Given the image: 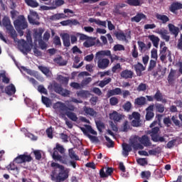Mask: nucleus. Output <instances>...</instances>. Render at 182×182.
<instances>
[{"instance_id":"f3484780","label":"nucleus","mask_w":182,"mask_h":182,"mask_svg":"<svg viewBox=\"0 0 182 182\" xmlns=\"http://www.w3.org/2000/svg\"><path fill=\"white\" fill-rule=\"evenodd\" d=\"M134 68L137 76H141V75H143L142 72L146 70V66L143 65L141 63L139 62L134 65Z\"/></svg>"},{"instance_id":"e433bc0d","label":"nucleus","mask_w":182,"mask_h":182,"mask_svg":"<svg viewBox=\"0 0 182 182\" xmlns=\"http://www.w3.org/2000/svg\"><path fill=\"white\" fill-rule=\"evenodd\" d=\"M176 70L171 69L170 73L168 75V82L169 85H171L174 82V77L176 76Z\"/></svg>"},{"instance_id":"9d476101","label":"nucleus","mask_w":182,"mask_h":182,"mask_svg":"<svg viewBox=\"0 0 182 182\" xmlns=\"http://www.w3.org/2000/svg\"><path fill=\"white\" fill-rule=\"evenodd\" d=\"M114 35L118 41H122V42H126L127 39L132 38V31L130 30H126L125 33L123 31L116 32Z\"/></svg>"},{"instance_id":"6e6552de","label":"nucleus","mask_w":182,"mask_h":182,"mask_svg":"<svg viewBox=\"0 0 182 182\" xmlns=\"http://www.w3.org/2000/svg\"><path fill=\"white\" fill-rule=\"evenodd\" d=\"M32 160V156L31 155H28L27 152L24 153L23 154L18 155L17 157L14 159V161L17 164H22L23 163H31Z\"/></svg>"},{"instance_id":"5fc2aeb1","label":"nucleus","mask_w":182,"mask_h":182,"mask_svg":"<svg viewBox=\"0 0 182 182\" xmlns=\"http://www.w3.org/2000/svg\"><path fill=\"white\" fill-rule=\"evenodd\" d=\"M105 55H107V56H110L111 62H114V60H119V56L116 55H111L110 50L107 51Z\"/></svg>"},{"instance_id":"c756f323","label":"nucleus","mask_w":182,"mask_h":182,"mask_svg":"<svg viewBox=\"0 0 182 182\" xmlns=\"http://www.w3.org/2000/svg\"><path fill=\"white\" fill-rule=\"evenodd\" d=\"M156 18L158 21H161L164 25H166L167 22H170V18L164 14H156Z\"/></svg>"},{"instance_id":"c03bdc74","label":"nucleus","mask_w":182,"mask_h":182,"mask_svg":"<svg viewBox=\"0 0 182 182\" xmlns=\"http://www.w3.org/2000/svg\"><path fill=\"white\" fill-rule=\"evenodd\" d=\"M168 52V56L170 58L171 56V52L168 50L166 46H164L160 50V55H167Z\"/></svg>"},{"instance_id":"6ab92c4d","label":"nucleus","mask_w":182,"mask_h":182,"mask_svg":"<svg viewBox=\"0 0 182 182\" xmlns=\"http://www.w3.org/2000/svg\"><path fill=\"white\" fill-rule=\"evenodd\" d=\"M168 28L169 29V32L171 33V35H173L174 38H177L178 36V33H180V28L174 24L169 23L168 25Z\"/></svg>"},{"instance_id":"39448f33","label":"nucleus","mask_w":182,"mask_h":182,"mask_svg":"<svg viewBox=\"0 0 182 182\" xmlns=\"http://www.w3.org/2000/svg\"><path fill=\"white\" fill-rule=\"evenodd\" d=\"M2 24L3 26H5L6 31H8L9 35L11 36V38L14 39V41H16V38H18V34L16 33V31H15V28H14V26L11 23V19L9 17L5 16L2 19Z\"/></svg>"},{"instance_id":"e2e57ef3","label":"nucleus","mask_w":182,"mask_h":182,"mask_svg":"<svg viewBox=\"0 0 182 182\" xmlns=\"http://www.w3.org/2000/svg\"><path fill=\"white\" fill-rule=\"evenodd\" d=\"M62 57L60 56L58 58H55V62H56V63H58V65H60V66H65L66 65V61L63 62V63H60L62 62Z\"/></svg>"},{"instance_id":"f8f14e48","label":"nucleus","mask_w":182,"mask_h":182,"mask_svg":"<svg viewBox=\"0 0 182 182\" xmlns=\"http://www.w3.org/2000/svg\"><path fill=\"white\" fill-rule=\"evenodd\" d=\"M52 87H53L55 93H58L61 96H64V97H66L67 96H69V95H70V92L69 90L63 89V87H62V86L60 85L58 82H55L52 85Z\"/></svg>"},{"instance_id":"72a5a7b5","label":"nucleus","mask_w":182,"mask_h":182,"mask_svg":"<svg viewBox=\"0 0 182 182\" xmlns=\"http://www.w3.org/2000/svg\"><path fill=\"white\" fill-rule=\"evenodd\" d=\"M167 30H159L156 33L161 36V38L166 41V42H168L170 41V36L167 35Z\"/></svg>"},{"instance_id":"4d7b16f0","label":"nucleus","mask_w":182,"mask_h":182,"mask_svg":"<svg viewBox=\"0 0 182 182\" xmlns=\"http://www.w3.org/2000/svg\"><path fill=\"white\" fill-rule=\"evenodd\" d=\"M76 36H80V41H87L89 39V36L80 33H76Z\"/></svg>"},{"instance_id":"7c9ffc66","label":"nucleus","mask_w":182,"mask_h":182,"mask_svg":"<svg viewBox=\"0 0 182 182\" xmlns=\"http://www.w3.org/2000/svg\"><path fill=\"white\" fill-rule=\"evenodd\" d=\"M95 38L88 37V39L83 43V46L85 48H92V46H95V45H96V42H95Z\"/></svg>"},{"instance_id":"2eb2a0df","label":"nucleus","mask_w":182,"mask_h":182,"mask_svg":"<svg viewBox=\"0 0 182 182\" xmlns=\"http://www.w3.org/2000/svg\"><path fill=\"white\" fill-rule=\"evenodd\" d=\"M82 109L85 116H90L91 117H97V112H96L93 108L87 106H84Z\"/></svg>"},{"instance_id":"c85d7f7f","label":"nucleus","mask_w":182,"mask_h":182,"mask_svg":"<svg viewBox=\"0 0 182 182\" xmlns=\"http://www.w3.org/2000/svg\"><path fill=\"white\" fill-rule=\"evenodd\" d=\"M5 92L6 95H9V96L15 95L16 92V88L15 87V85H14V84H10L9 85L6 86L5 88Z\"/></svg>"},{"instance_id":"603ef678","label":"nucleus","mask_w":182,"mask_h":182,"mask_svg":"<svg viewBox=\"0 0 182 182\" xmlns=\"http://www.w3.org/2000/svg\"><path fill=\"white\" fill-rule=\"evenodd\" d=\"M38 90L43 95H48V90H46L43 85H38Z\"/></svg>"},{"instance_id":"09e8293b","label":"nucleus","mask_w":182,"mask_h":182,"mask_svg":"<svg viewBox=\"0 0 182 182\" xmlns=\"http://www.w3.org/2000/svg\"><path fill=\"white\" fill-rule=\"evenodd\" d=\"M156 65H157V63L154 60H151L148 68V72H151V70L156 68Z\"/></svg>"},{"instance_id":"ddd939ff","label":"nucleus","mask_w":182,"mask_h":182,"mask_svg":"<svg viewBox=\"0 0 182 182\" xmlns=\"http://www.w3.org/2000/svg\"><path fill=\"white\" fill-rule=\"evenodd\" d=\"M130 145L134 150H143L144 146L140 143V136L136 135L130 139Z\"/></svg>"},{"instance_id":"1a4fd4ad","label":"nucleus","mask_w":182,"mask_h":182,"mask_svg":"<svg viewBox=\"0 0 182 182\" xmlns=\"http://www.w3.org/2000/svg\"><path fill=\"white\" fill-rule=\"evenodd\" d=\"M18 48L20 49L21 52L23 53V55H28L32 49L31 48V46L23 39L19 40L18 41Z\"/></svg>"},{"instance_id":"0e129e2a","label":"nucleus","mask_w":182,"mask_h":182,"mask_svg":"<svg viewBox=\"0 0 182 182\" xmlns=\"http://www.w3.org/2000/svg\"><path fill=\"white\" fill-rule=\"evenodd\" d=\"M97 128L99 132H102V129H105V124L100 121L96 122Z\"/></svg>"},{"instance_id":"49530a36","label":"nucleus","mask_w":182,"mask_h":182,"mask_svg":"<svg viewBox=\"0 0 182 182\" xmlns=\"http://www.w3.org/2000/svg\"><path fill=\"white\" fill-rule=\"evenodd\" d=\"M110 82H112V78H110V77L106 78V79L100 81L99 86L100 87H105V86H106V85H109V83H110Z\"/></svg>"},{"instance_id":"f257e3e1","label":"nucleus","mask_w":182,"mask_h":182,"mask_svg":"<svg viewBox=\"0 0 182 182\" xmlns=\"http://www.w3.org/2000/svg\"><path fill=\"white\" fill-rule=\"evenodd\" d=\"M50 166L53 168L50 175L52 181L62 182L69 178V169H65L63 165L52 162Z\"/></svg>"},{"instance_id":"9b49d317","label":"nucleus","mask_w":182,"mask_h":182,"mask_svg":"<svg viewBox=\"0 0 182 182\" xmlns=\"http://www.w3.org/2000/svg\"><path fill=\"white\" fill-rule=\"evenodd\" d=\"M39 19V14H38L36 11L31 10L30 14L28 16V21L29 23H31L32 25H41Z\"/></svg>"},{"instance_id":"f03ea898","label":"nucleus","mask_w":182,"mask_h":182,"mask_svg":"<svg viewBox=\"0 0 182 182\" xmlns=\"http://www.w3.org/2000/svg\"><path fill=\"white\" fill-rule=\"evenodd\" d=\"M54 109L59 110L63 117H68L72 122H77V120H79L77 114L73 112H75V109H76L73 105H66V104L63 102H58L54 105Z\"/></svg>"},{"instance_id":"ea45409f","label":"nucleus","mask_w":182,"mask_h":182,"mask_svg":"<svg viewBox=\"0 0 182 182\" xmlns=\"http://www.w3.org/2000/svg\"><path fill=\"white\" fill-rule=\"evenodd\" d=\"M165 109L166 107H164L163 104L158 103L155 105V110L156 113H164Z\"/></svg>"},{"instance_id":"bb28decb","label":"nucleus","mask_w":182,"mask_h":182,"mask_svg":"<svg viewBox=\"0 0 182 182\" xmlns=\"http://www.w3.org/2000/svg\"><path fill=\"white\" fill-rule=\"evenodd\" d=\"M122 154L124 157H127L129 156V153L132 151V145L129 144L124 143L122 144Z\"/></svg>"},{"instance_id":"a18cd8bd","label":"nucleus","mask_w":182,"mask_h":182,"mask_svg":"<svg viewBox=\"0 0 182 182\" xmlns=\"http://www.w3.org/2000/svg\"><path fill=\"white\" fill-rule=\"evenodd\" d=\"M141 178H146V180H149V178L151 177V172H150L149 171H142L141 173Z\"/></svg>"},{"instance_id":"393cba45","label":"nucleus","mask_w":182,"mask_h":182,"mask_svg":"<svg viewBox=\"0 0 182 182\" xmlns=\"http://www.w3.org/2000/svg\"><path fill=\"white\" fill-rule=\"evenodd\" d=\"M121 77L123 79H133V75H134V73L130 70H124L122 72H121Z\"/></svg>"},{"instance_id":"473e14b6","label":"nucleus","mask_w":182,"mask_h":182,"mask_svg":"<svg viewBox=\"0 0 182 182\" xmlns=\"http://www.w3.org/2000/svg\"><path fill=\"white\" fill-rule=\"evenodd\" d=\"M148 38L152 42L153 46L155 48H159V43L160 42V38L155 35H149Z\"/></svg>"},{"instance_id":"37998d69","label":"nucleus","mask_w":182,"mask_h":182,"mask_svg":"<svg viewBox=\"0 0 182 182\" xmlns=\"http://www.w3.org/2000/svg\"><path fill=\"white\" fill-rule=\"evenodd\" d=\"M137 92H145L147 90V84L140 83L136 87Z\"/></svg>"},{"instance_id":"a878e982","label":"nucleus","mask_w":182,"mask_h":182,"mask_svg":"<svg viewBox=\"0 0 182 182\" xmlns=\"http://www.w3.org/2000/svg\"><path fill=\"white\" fill-rule=\"evenodd\" d=\"M141 19H147V16L143 13H138L135 16L131 18V21L139 23Z\"/></svg>"},{"instance_id":"a211bd4d","label":"nucleus","mask_w":182,"mask_h":182,"mask_svg":"<svg viewBox=\"0 0 182 182\" xmlns=\"http://www.w3.org/2000/svg\"><path fill=\"white\" fill-rule=\"evenodd\" d=\"M139 141L141 146H144V147L151 146V141H150V138L147 135L139 136Z\"/></svg>"},{"instance_id":"2f4dec72","label":"nucleus","mask_w":182,"mask_h":182,"mask_svg":"<svg viewBox=\"0 0 182 182\" xmlns=\"http://www.w3.org/2000/svg\"><path fill=\"white\" fill-rule=\"evenodd\" d=\"M109 119L110 120H114V122H120V120H122V114L114 111L112 113L109 114Z\"/></svg>"},{"instance_id":"338daca9","label":"nucleus","mask_w":182,"mask_h":182,"mask_svg":"<svg viewBox=\"0 0 182 182\" xmlns=\"http://www.w3.org/2000/svg\"><path fill=\"white\" fill-rule=\"evenodd\" d=\"M130 129V127L129 126V122L125 121L122 126V132H127Z\"/></svg>"},{"instance_id":"69168bd1","label":"nucleus","mask_w":182,"mask_h":182,"mask_svg":"<svg viewBox=\"0 0 182 182\" xmlns=\"http://www.w3.org/2000/svg\"><path fill=\"white\" fill-rule=\"evenodd\" d=\"M97 100H99V97H92L90 99V102L91 103L92 106H96V103H97Z\"/></svg>"},{"instance_id":"a19ab883","label":"nucleus","mask_w":182,"mask_h":182,"mask_svg":"<svg viewBox=\"0 0 182 182\" xmlns=\"http://www.w3.org/2000/svg\"><path fill=\"white\" fill-rule=\"evenodd\" d=\"M68 156L72 160H79V156L76 155V153L75 152L73 149H70L68 150Z\"/></svg>"},{"instance_id":"8fccbe9b","label":"nucleus","mask_w":182,"mask_h":182,"mask_svg":"<svg viewBox=\"0 0 182 182\" xmlns=\"http://www.w3.org/2000/svg\"><path fill=\"white\" fill-rule=\"evenodd\" d=\"M46 133L48 139H53V129H52V127L48 128L46 131Z\"/></svg>"},{"instance_id":"774afa93","label":"nucleus","mask_w":182,"mask_h":182,"mask_svg":"<svg viewBox=\"0 0 182 182\" xmlns=\"http://www.w3.org/2000/svg\"><path fill=\"white\" fill-rule=\"evenodd\" d=\"M177 48L180 50H182V33L181 34L180 38L178 40Z\"/></svg>"},{"instance_id":"423d86ee","label":"nucleus","mask_w":182,"mask_h":182,"mask_svg":"<svg viewBox=\"0 0 182 182\" xmlns=\"http://www.w3.org/2000/svg\"><path fill=\"white\" fill-rule=\"evenodd\" d=\"M159 132H160V128L159 127H155L149 131V134H150L151 139L154 143H159V141L160 143H164L166 139L164 138V136H160Z\"/></svg>"},{"instance_id":"13d9d810","label":"nucleus","mask_w":182,"mask_h":182,"mask_svg":"<svg viewBox=\"0 0 182 182\" xmlns=\"http://www.w3.org/2000/svg\"><path fill=\"white\" fill-rule=\"evenodd\" d=\"M77 95L79 97H86L87 96V91L85 90H80L77 92Z\"/></svg>"},{"instance_id":"4468645a","label":"nucleus","mask_w":182,"mask_h":182,"mask_svg":"<svg viewBox=\"0 0 182 182\" xmlns=\"http://www.w3.org/2000/svg\"><path fill=\"white\" fill-rule=\"evenodd\" d=\"M154 104L150 105L147 108H146V120H151L154 117Z\"/></svg>"},{"instance_id":"bf43d9fd","label":"nucleus","mask_w":182,"mask_h":182,"mask_svg":"<svg viewBox=\"0 0 182 182\" xmlns=\"http://www.w3.org/2000/svg\"><path fill=\"white\" fill-rule=\"evenodd\" d=\"M105 138L106 141L109 143V144H107V147H114V142L112 140H111V139L109 136L105 135Z\"/></svg>"},{"instance_id":"b1692460","label":"nucleus","mask_w":182,"mask_h":182,"mask_svg":"<svg viewBox=\"0 0 182 182\" xmlns=\"http://www.w3.org/2000/svg\"><path fill=\"white\" fill-rule=\"evenodd\" d=\"M122 95V88L116 87L114 90H109L107 92V97H112V96H117Z\"/></svg>"},{"instance_id":"3c124183","label":"nucleus","mask_w":182,"mask_h":182,"mask_svg":"<svg viewBox=\"0 0 182 182\" xmlns=\"http://www.w3.org/2000/svg\"><path fill=\"white\" fill-rule=\"evenodd\" d=\"M123 109L125 110V112H130V109H132V102H130V101H127L123 105Z\"/></svg>"},{"instance_id":"20e7f679","label":"nucleus","mask_w":182,"mask_h":182,"mask_svg":"<svg viewBox=\"0 0 182 182\" xmlns=\"http://www.w3.org/2000/svg\"><path fill=\"white\" fill-rule=\"evenodd\" d=\"M105 55H106L105 51H99L95 55V60H97V68H99V69L105 70L109 67L110 60L107 58H104L103 56H105Z\"/></svg>"},{"instance_id":"6e6d98bb","label":"nucleus","mask_w":182,"mask_h":182,"mask_svg":"<svg viewBox=\"0 0 182 182\" xmlns=\"http://www.w3.org/2000/svg\"><path fill=\"white\" fill-rule=\"evenodd\" d=\"M119 103V100L116 97H112L109 99V104L111 106H116Z\"/></svg>"},{"instance_id":"0eeeda50","label":"nucleus","mask_w":182,"mask_h":182,"mask_svg":"<svg viewBox=\"0 0 182 182\" xmlns=\"http://www.w3.org/2000/svg\"><path fill=\"white\" fill-rule=\"evenodd\" d=\"M14 25L16 31H23L28 28V21L25 16H21L14 21Z\"/></svg>"},{"instance_id":"c9c22d12","label":"nucleus","mask_w":182,"mask_h":182,"mask_svg":"<svg viewBox=\"0 0 182 182\" xmlns=\"http://www.w3.org/2000/svg\"><path fill=\"white\" fill-rule=\"evenodd\" d=\"M16 163L15 161V159L14 161L11 162L7 166V170H11V171H16L17 173H19V168L15 164Z\"/></svg>"},{"instance_id":"79ce46f5","label":"nucleus","mask_w":182,"mask_h":182,"mask_svg":"<svg viewBox=\"0 0 182 182\" xmlns=\"http://www.w3.org/2000/svg\"><path fill=\"white\" fill-rule=\"evenodd\" d=\"M57 79L62 85H68V83H69V78L64 77L63 75H58Z\"/></svg>"},{"instance_id":"de8ad7c7","label":"nucleus","mask_w":182,"mask_h":182,"mask_svg":"<svg viewBox=\"0 0 182 182\" xmlns=\"http://www.w3.org/2000/svg\"><path fill=\"white\" fill-rule=\"evenodd\" d=\"M120 70H122V65L119 63L112 68V73H117V72H120Z\"/></svg>"},{"instance_id":"052dcab7","label":"nucleus","mask_w":182,"mask_h":182,"mask_svg":"<svg viewBox=\"0 0 182 182\" xmlns=\"http://www.w3.org/2000/svg\"><path fill=\"white\" fill-rule=\"evenodd\" d=\"M132 55L134 59L139 58V51H137V47L136 46H134Z\"/></svg>"},{"instance_id":"7ed1b4c3","label":"nucleus","mask_w":182,"mask_h":182,"mask_svg":"<svg viewBox=\"0 0 182 182\" xmlns=\"http://www.w3.org/2000/svg\"><path fill=\"white\" fill-rule=\"evenodd\" d=\"M65 148L60 144L57 143L55 144V147L53 148V152L51 153V156L54 161H59L61 164H68L69 163V159L68 156L66 155H60L65 154ZM60 153V154H59Z\"/></svg>"},{"instance_id":"4c0bfd02","label":"nucleus","mask_w":182,"mask_h":182,"mask_svg":"<svg viewBox=\"0 0 182 182\" xmlns=\"http://www.w3.org/2000/svg\"><path fill=\"white\" fill-rule=\"evenodd\" d=\"M25 3L28 6H31V8H38L39 6V3L36 0H24Z\"/></svg>"},{"instance_id":"cd10ccee","label":"nucleus","mask_w":182,"mask_h":182,"mask_svg":"<svg viewBox=\"0 0 182 182\" xmlns=\"http://www.w3.org/2000/svg\"><path fill=\"white\" fill-rule=\"evenodd\" d=\"M126 3L129 6H141L144 4V0H127Z\"/></svg>"},{"instance_id":"58836bf2","label":"nucleus","mask_w":182,"mask_h":182,"mask_svg":"<svg viewBox=\"0 0 182 182\" xmlns=\"http://www.w3.org/2000/svg\"><path fill=\"white\" fill-rule=\"evenodd\" d=\"M41 101L42 103L45 105L46 107H50V106H52V100H50L48 97L42 95Z\"/></svg>"},{"instance_id":"5701e85b","label":"nucleus","mask_w":182,"mask_h":182,"mask_svg":"<svg viewBox=\"0 0 182 182\" xmlns=\"http://www.w3.org/2000/svg\"><path fill=\"white\" fill-rule=\"evenodd\" d=\"M68 18V16H66L63 13H58L53 16H50V21H52L53 22H55L56 21H60V19H66Z\"/></svg>"},{"instance_id":"dca6fc26","label":"nucleus","mask_w":182,"mask_h":182,"mask_svg":"<svg viewBox=\"0 0 182 182\" xmlns=\"http://www.w3.org/2000/svg\"><path fill=\"white\" fill-rule=\"evenodd\" d=\"M154 100L156 102H161V103L166 104L167 103V99L164 98V95L161 93L160 90H157L156 93L154 95Z\"/></svg>"},{"instance_id":"412c9836","label":"nucleus","mask_w":182,"mask_h":182,"mask_svg":"<svg viewBox=\"0 0 182 182\" xmlns=\"http://www.w3.org/2000/svg\"><path fill=\"white\" fill-rule=\"evenodd\" d=\"M43 33V29L42 28H38V30L34 31V33L33 35L34 42H39L42 41V34Z\"/></svg>"},{"instance_id":"680f3d73","label":"nucleus","mask_w":182,"mask_h":182,"mask_svg":"<svg viewBox=\"0 0 182 182\" xmlns=\"http://www.w3.org/2000/svg\"><path fill=\"white\" fill-rule=\"evenodd\" d=\"M53 43L56 45V46H62V43L60 42V38L58 36L54 37Z\"/></svg>"},{"instance_id":"864d4df0","label":"nucleus","mask_w":182,"mask_h":182,"mask_svg":"<svg viewBox=\"0 0 182 182\" xmlns=\"http://www.w3.org/2000/svg\"><path fill=\"white\" fill-rule=\"evenodd\" d=\"M113 49L114 52L120 51V50H124V46L121 44H117L113 47Z\"/></svg>"},{"instance_id":"f704fd0d","label":"nucleus","mask_w":182,"mask_h":182,"mask_svg":"<svg viewBox=\"0 0 182 182\" xmlns=\"http://www.w3.org/2000/svg\"><path fill=\"white\" fill-rule=\"evenodd\" d=\"M63 46L65 48H69L70 46V36L69 34L65 33L62 37Z\"/></svg>"},{"instance_id":"4be33fe9","label":"nucleus","mask_w":182,"mask_h":182,"mask_svg":"<svg viewBox=\"0 0 182 182\" xmlns=\"http://www.w3.org/2000/svg\"><path fill=\"white\" fill-rule=\"evenodd\" d=\"M146 103L147 100L144 96H141L134 100V105L138 107H143V106H144V105H146Z\"/></svg>"},{"instance_id":"aec40b11","label":"nucleus","mask_w":182,"mask_h":182,"mask_svg":"<svg viewBox=\"0 0 182 182\" xmlns=\"http://www.w3.org/2000/svg\"><path fill=\"white\" fill-rule=\"evenodd\" d=\"M180 9H182V4L178 1L173 2L169 6V11L173 14H175L176 11H180Z\"/></svg>"}]
</instances>
